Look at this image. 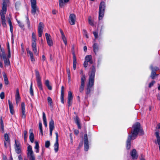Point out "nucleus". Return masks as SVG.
I'll list each match as a JSON object with an SVG mask.
<instances>
[{
	"instance_id": "obj_15",
	"label": "nucleus",
	"mask_w": 160,
	"mask_h": 160,
	"mask_svg": "<svg viewBox=\"0 0 160 160\" xmlns=\"http://www.w3.org/2000/svg\"><path fill=\"white\" fill-rule=\"evenodd\" d=\"M21 108L22 111V118L25 119L26 118V115L25 113V104L24 102H22Z\"/></svg>"
},
{
	"instance_id": "obj_58",
	"label": "nucleus",
	"mask_w": 160,
	"mask_h": 160,
	"mask_svg": "<svg viewBox=\"0 0 160 160\" xmlns=\"http://www.w3.org/2000/svg\"><path fill=\"white\" fill-rule=\"evenodd\" d=\"M19 90L18 88L16 90V96H19Z\"/></svg>"
},
{
	"instance_id": "obj_19",
	"label": "nucleus",
	"mask_w": 160,
	"mask_h": 160,
	"mask_svg": "<svg viewBox=\"0 0 160 160\" xmlns=\"http://www.w3.org/2000/svg\"><path fill=\"white\" fill-rule=\"evenodd\" d=\"M131 155L133 159H136L137 158L138 155L137 154L136 151L135 149H133L131 152Z\"/></svg>"
},
{
	"instance_id": "obj_42",
	"label": "nucleus",
	"mask_w": 160,
	"mask_h": 160,
	"mask_svg": "<svg viewBox=\"0 0 160 160\" xmlns=\"http://www.w3.org/2000/svg\"><path fill=\"white\" fill-rule=\"evenodd\" d=\"M88 23H89V24L92 26H94L93 22L91 20V17H89L88 18Z\"/></svg>"
},
{
	"instance_id": "obj_16",
	"label": "nucleus",
	"mask_w": 160,
	"mask_h": 160,
	"mask_svg": "<svg viewBox=\"0 0 160 160\" xmlns=\"http://www.w3.org/2000/svg\"><path fill=\"white\" fill-rule=\"evenodd\" d=\"M73 98L72 92L71 91H69L68 92V106L70 107L72 103V101Z\"/></svg>"
},
{
	"instance_id": "obj_9",
	"label": "nucleus",
	"mask_w": 160,
	"mask_h": 160,
	"mask_svg": "<svg viewBox=\"0 0 160 160\" xmlns=\"http://www.w3.org/2000/svg\"><path fill=\"white\" fill-rule=\"evenodd\" d=\"M85 80V75H83L81 78V85L79 88V91L80 92H82L84 90Z\"/></svg>"
},
{
	"instance_id": "obj_11",
	"label": "nucleus",
	"mask_w": 160,
	"mask_h": 160,
	"mask_svg": "<svg viewBox=\"0 0 160 160\" xmlns=\"http://www.w3.org/2000/svg\"><path fill=\"white\" fill-rule=\"evenodd\" d=\"M76 16L74 14H70L69 17V22L71 25H73L75 24Z\"/></svg>"
},
{
	"instance_id": "obj_18",
	"label": "nucleus",
	"mask_w": 160,
	"mask_h": 160,
	"mask_svg": "<svg viewBox=\"0 0 160 160\" xmlns=\"http://www.w3.org/2000/svg\"><path fill=\"white\" fill-rule=\"evenodd\" d=\"M32 50L33 51L34 54L38 55V52L37 51V47H36V42H32Z\"/></svg>"
},
{
	"instance_id": "obj_59",
	"label": "nucleus",
	"mask_w": 160,
	"mask_h": 160,
	"mask_svg": "<svg viewBox=\"0 0 160 160\" xmlns=\"http://www.w3.org/2000/svg\"><path fill=\"white\" fill-rule=\"evenodd\" d=\"M1 131L2 133L4 132V126H1Z\"/></svg>"
},
{
	"instance_id": "obj_20",
	"label": "nucleus",
	"mask_w": 160,
	"mask_h": 160,
	"mask_svg": "<svg viewBox=\"0 0 160 160\" xmlns=\"http://www.w3.org/2000/svg\"><path fill=\"white\" fill-rule=\"evenodd\" d=\"M27 53L28 54H29L31 60L32 61H35V60L33 56V54L32 52L28 48L26 49Z\"/></svg>"
},
{
	"instance_id": "obj_32",
	"label": "nucleus",
	"mask_w": 160,
	"mask_h": 160,
	"mask_svg": "<svg viewBox=\"0 0 160 160\" xmlns=\"http://www.w3.org/2000/svg\"><path fill=\"white\" fill-rule=\"evenodd\" d=\"M48 101L50 107L51 108H52L53 106L52 100V98L49 97H48Z\"/></svg>"
},
{
	"instance_id": "obj_49",
	"label": "nucleus",
	"mask_w": 160,
	"mask_h": 160,
	"mask_svg": "<svg viewBox=\"0 0 160 160\" xmlns=\"http://www.w3.org/2000/svg\"><path fill=\"white\" fill-rule=\"evenodd\" d=\"M18 22L19 26L22 28H23L24 27V25L21 22L19 21H17Z\"/></svg>"
},
{
	"instance_id": "obj_56",
	"label": "nucleus",
	"mask_w": 160,
	"mask_h": 160,
	"mask_svg": "<svg viewBox=\"0 0 160 160\" xmlns=\"http://www.w3.org/2000/svg\"><path fill=\"white\" fill-rule=\"evenodd\" d=\"M83 32H84V34L85 35L86 37L87 38H88V34H87V31H86V30H85V29H83Z\"/></svg>"
},
{
	"instance_id": "obj_43",
	"label": "nucleus",
	"mask_w": 160,
	"mask_h": 160,
	"mask_svg": "<svg viewBox=\"0 0 160 160\" xmlns=\"http://www.w3.org/2000/svg\"><path fill=\"white\" fill-rule=\"evenodd\" d=\"M39 129L40 130V132H41L42 135H43V132H42V123L41 122H40L39 123Z\"/></svg>"
},
{
	"instance_id": "obj_44",
	"label": "nucleus",
	"mask_w": 160,
	"mask_h": 160,
	"mask_svg": "<svg viewBox=\"0 0 160 160\" xmlns=\"http://www.w3.org/2000/svg\"><path fill=\"white\" fill-rule=\"evenodd\" d=\"M23 137L25 141L28 137L27 132L26 130H25L23 131Z\"/></svg>"
},
{
	"instance_id": "obj_41",
	"label": "nucleus",
	"mask_w": 160,
	"mask_h": 160,
	"mask_svg": "<svg viewBox=\"0 0 160 160\" xmlns=\"http://www.w3.org/2000/svg\"><path fill=\"white\" fill-rule=\"evenodd\" d=\"M32 42H36V35L34 32L32 33Z\"/></svg>"
},
{
	"instance_id": "obj_64",
	"label": "nucleus",
	"mask_w": 160,
	"mask_h": 160,
	"mask_svg": "<svg viewBox=\"0 0 160 160\" xmlns=\"http://www.w3.org/2000/svg\"><path fill=\"white\" fill-rule=\"evenodd\" d=\"M18 158L19 160H22L23 159L21 155H20L18 156Z\"/></svg>"
},
{
	"instance_id": "obj_54",
	"label": "nucleus",
	"mask_w": 160,
	"mask_h": 160,
	"mask_svg": "<svg viewBox=\"0 0 160 160\" xmlns=\"http://www.w3.org/2000/svg\"><path fill=\"white\" fill-rule=\"evenodd\" d=\"M93 33L94 35L95 38L96 39L98 37V32H93Z\"/></svg>"
},
{
	"instance_id": "obj_61",
	"label": "nucleus",
	"mask_w": 160,
	"mask_h": 160,
	"mask_svg": "<svg viewBox=\"0 0 160 160\" xmlns=\"http://www.w3.org/2000/svg\"><path fill=\"white\" fill-rule=\"evenodd\" d=\"M55 135H56V141H58V132H55Z\"/></svg>"
},
{
	"instance_id": "obj_50",
	"label": "nucleus",
	"mask_w": 160,
	"mask_h": 160,
	"mask_svg": "<svg viewBox=\"0 0 160 160\" xmlns=\"http://www.w3.org/2000/svg\"><path fill=\"white\" fill-rule=\"evenodd\" d=\"M155 83V82L154 81H152L149 84L148 87L149 88H151L152 86Z\"/></svg>"
},
{
	"instance_id": "obj_40",
	"label": "nucleus",
	"mask_w": 160,
	"mask_h": 160,
	"mask_svg": "<svg viewBox=\"0 0 160 160\" xmlns=\"http://www.w3.org/2000/svg\"><path fill=\"white\" fill-rule=\"evenodd\" d=\"M34 134H30L29 139L31 142L33 143L34 142Z\"/></svg>"
},
{
	"instance_id": "obj_5",
	"label": "nucleus",
	"mask_w": 160,
	"mask_h": 160,
	"mask_svg": "<svg viewBox=\"0 0 160 160\" xmlns=\"http://www.w3.org/2000/svg\"><path fill=\"white\" fill-rule=\"evenodd\" d=\"M35 72L37 85L39 88L41 90H43V88L41 81V78L40 77L39 73L37 69L35 70Z\"/></svg>"
},
{
	"instance_id": "obj_13",
	"label": "nucleus",
	"mask_w": 160,
	"mask_h": 160,
	"mask_svg": "<svg viewBox=\"0 0 160 160\" xmlns=\"http://www.w3.org/2000/svg\"><path fill=\"white\" fill-rule=\"evenodd\" d=\"M49 126L50 129V135L51 136L52 135V131L54 128V122L52 119H51L49 122Z\"/></svg>"
},
{
	"instance_id": "obj_12",
	"label": "nucleus",
	"mask_w": 160,
	"mask_h": 160,
	"mask_svg": "<svg viewBox=\"0 0 160 160\" xmlns=\"http://www.w3.org/2000/svg\"><path fill=\"white\" fill-rule=\"evenodd\" d=\"M43 29V24L42 22H40L38 25V33L39 37L42 36Z\"/></svg>"
},
{
	"instance_id": "obj_21",
	"label": "nucleus",
	"mask_w": 160,
	"mask_h": 160,
	"mask_svg": "<svg viewBox=\"0 0 160 160\" xmlns=\"http://www.w3.org/2000/svg\"><path fill=\"white\" fill-rule=\"evenodd\" d=\"M85 61L89 62L90 64H92L93 63V61L92 56L91 55H88L86 56L85 58Z\"/></svg>"
},
{
	"instance_id": "obj_31",
	"label": "nucleus",
	"mask_w": 160,
	"mask_h": 160,
	"mask_svg": "<svg viewBox=\"0 0 160 160\" xmlns=\"http://www.w3.org/2000/svg\"><path fill=\"white\" fill-rule=\"evenodd\" d=\"M0 56L1 58H3V60L7 58L5 52L2 50H1V52L0 53Z\"/></svg>"
},
{
	"instance_id": "obj_22",
	"label": "nucleus",
	"mask_w": 160,
	"mask_h": 160,
	"mask_svg": "<svg viewBox=\"0 0 160 160\" xmlns=\"http://www.w3.org/2000/svg\"><path fill=\"white\" fill-rule=\"evenodd\" d=\"M75 122L78 126V129H80L81 128L80 120L78 116H76V117L74 118Z\"/></svg>"
},
{
	"instance_id": "obj_30",
	"label": "nucleus",
	"mask_w": 160,
	"mask_h": 160,
	"mask_svg": "<svg viewBox=\"0 0 160 160\" xmlns=\"http://www.w3.org/2000/svg\"><path fill=\"white\" fill-rule=\"evenodd\" d=\"M54 150L56 152H58L59 148V144L58 141H56V142L54 144Z\"/></svg>"
},
{
	"instance_id": "obj_26",
	"label": "nucleus",
	"mask_w": 160,
	"mask_h": 160,
	"mask_svg": "<svg viewBox=\"0 0 160 160\" xmlns=\"http://www.w3.org/2000/svg\"><path fill=\"white\" fill-rule=\"evenodd\" d=\"M73 68L74 70H75L77 64V59L75 54L74 52L73 53Z\"/></svg>"
},
{
	"instance_id": "obj_62",
	"label": "nucleus",
	"mask_w": 160,
	"mask_h": 160,
	"mask_svg": "<svg viewBox=\"0 0 160 160\" xmlns=\"http://www.w3.org/2000/svg\"><path fill=\"white\" fill-rule=\"evenodd\" d=\"M2 159L3 160H7L6 156L4 154L2 155Z\"/></svg>"
},
{
	"instance_id": "obj_46",
	"label": "nucleus",
	"mask_w": 160,
	"mask_h": 160,
	"mask_svg": "<svg viewBox=\"0 0 160 160\" xmlns=\"http://www.w3.org/2000/svg\"><path fill=\"white\" fill-rule=\"evenodd\" d=\"M62 38L65 45H66L67 44V40L65 35L62 36Z\"/></svg>"
},
{
	"instance_id": "obj_10",
	"label": "nucleus",
	"mask_w": 160,
	"mask_h": 160,
	"mask_svg": "<svg viewBox=\"0 0 160 160\" xmlns=\"http://www.w3.org/2000/svg\"><path fill=\"white\" fill-rule=\"evenodd\" d=\"M45 36L48 45L50 47L52 46L53 45V42L51 38L50 35L48 33H46Z\"/></svg>"
},
{
	"instance_id": "obj_36",
	"label": "nucleus",
	"mask_w": 160,
	"mask_h": 160,
	"mask_svg": "<svg viewBox=\"0 0 160 160\" xmlns=\"http://www.w3.org/2000/svg\"><path fill=\"white\" fill-rule=\"evenodd\" d=\"M158 75V74H156V72H151L150 77L152 79H154L155 77L157 76Z\"/></svg>"
},
{
	"instance_id": "obj_45",
	"label": "nucleus",
	"mask_w": 160,
	"mask_h": 160,
	"mask_svg": "<svg viewBox=\"0 0 160 160\" xmlns=\"http://www.w3.org/2000/svg\"><path fill=\"white\" fill-rule=\"evenodd\" d=\"M50 143L49 141H47L45 142V147L46 148H48L50 145Z\"/></svg>"
},
{
	"instance_id": "obj_3",
	"label": "nucleus",
	"mask_w": 160,
	"mask_h": 160,
	"mask_svg": "<svg viewBox=\"0 0 160 160\" xmlns=\"http://www.w3.org/2000/svg\"><path fill=\"white\" fill-rule=\"evenodd\" d=\"M106 6L104 2H101L99 5V20H101L103 18Z\"/></svg>"
},
{
	"instance_id": "obj_25",
	"label": "nucleus",
	"mask_w": 160,
	"mask_h": 160,
	"mask_svg": "<svg viewBox=\"0 0 160 160\" xmlns=\"http://www.w3.org/2000/svg\"><path fill=\"white\" fill-rule=\"evenodd\" d=\"M64 87L63 86H62L61 90V102L63 103H64Z\"/></svg>"
},
{
	"instance_id": "obj_34",
	"label": "nucleus",
	"mask_w": 160,
	"mask_h": 160,
	"mask_svg": "<svg viewBox=\"0 0 160 160\" xmlns=\"http://www.w3.org/2000/svg\"><path fill=\"white\" fill-rule=\"evenodd\" d=\"M45 84L49 90H51L52 89V87L49 85V82L48 80H47L45 81Z\"/></svg>"
},
{
	"instance_id": "obj_38",
	"label": "nucleus",
	"mask_w": 160,
	"mask_h": 160,
	"mask_svg": "<svg viewBox=\"0 0 160 160\" xmlns=\"http://www.w3.org/2000/svg\"><path fill=\"white\" fill-rule=\"evenodd\" d=\"M4 62L5 65L8 66L10 64V62L8 59H7V58L3 60Z\"/></svg>"
},
{
	"instance_id": "obj_57",
	"label": "nucleus",
	"mask_w": 160,
	"mask_h": 160,
	"mask_svg": "<svg viewBox=\"0 0 160 160\" xmlns=\"http://www.w3.org/2000/svg\"><path fill=\"white\" fill-rule=\"evenodd\" d=\"M70 142L72 144H73V140H72V134L71 133H70Z\"/></svg>"
},
{
	"instance_id": "obj_7",
	"label": "nucleus",
	"mask_w": 160,
	"mask_h": 160,
	"mask_svg": "<svg viewBox=\"0 0 160 160\" xmlns=\"http://www.w3.org/2000/svg\"><path fill=\"white\" fill-rule=\"evenodd\" d=\"M85 132H87V131L86 130H85ZM83 140L84 143V150L86 151H87L88 150L89 148V144L88 136L86 133H85L84 135Z\"/></svg>"
},
{
	"instance_id": "obj_17",
	"label": "nucleus",
	"mask_w": 160,
	"mask_h": 160,
	"mask_svg": "<svg viewBox=\"0 0 160 160\" xmlns=\"http://www.w3.org/2000/svg\"><path fill=\"white\" fill-rule=\"evenodd\" d=\"M5 14L0 13L1 18L2 20V24L4 27H6V18Z\"/></svg>"
},
{
	"instance_id": "obj_24",
	"label": "nucleus",
	"mask_w": 160,
	"mask_h": 160,
	"mask_svg": "<svg viewBox=\"0 0 160 160\" xmlns=\"http://www.w3.org/2000/svg\"><path fill=\"white\" fill-rule=\"evenodd\" d=\"M28 157L34 155L31 146L29 145L28 147Z\"/></svg>"
},
{
	"instance_id": "obj_55",
	"label": "nucleus",
	"mask_w": 160,
	"mask_h": 160,
	"mask_svg": "<svg viewBox=\"0 0 160 160\" xmlns=\"http://www.w3.org/2000/svg\"><path fill=\"white\" fill-rule=\"evenodd\" d=\"M88 62L85 60V61L83 63V66L85 68H86L87 67L88 65Z\"/></svg>"
},
{
	"instance_id": "obj_35",
	"label": "nucleus",
	"mask_w": 160,
	"mask_h": 160,
	"mask_svg": "<svg viewBox=\"0 0 160 160\" xmlns=\"http://www.w3.org/2000/svg\"><path fill=\"white\" fill-rule=\"evenodd\" d=\"M151 69L152 72H155L159 70V68L157 67H153L152 65H151L150 67Z\"/></svg>"
},
{
	"instance_id": "obj_23",
	"label": "nucleus",
	"mask_w": 160,
	"mask_h": 160,
	"mask_svg": "<svg viewBox=\"0 0 160 160\" xmlns=\"http://www.w3.org/2000/svg\"><path fill=\"white\" fill-rule=\"evenodd\" d=\"M4 139L7 142H6L5 141L4 142V146L5 147L7 148L6 144L7 143L8 145L10 144V141L9 140L8 135L7 133H5L4 135Z\"/></svg>"
},
{
	"instance_id": "obj_27",
	"label": "nucleus",
	"mask_w": 160,
	"mask_h": 160,
	"mask_svg": "<svg viewBox=\"0 0 160 160\" xmlns=\"http://www.w3.org/2000/svg\"><path fill=\"white\" fill-rule=\"evenodd\" d=\"M7 21L8 22L10 27V30L11 33H12L13 32V26L12 23L11 21L10 20V18H7Z\"/></svg>"
},
{
	"instance_id": "obj_1",
	"label": "nucleus",
	"mask_w": 160,
	"mask_h": 160,
	"mask_svg": "<svg viewBox=\"0 0 160 160\" xmlns=\"http://www.w3.org/2000/svg\"><path fill=\"white\" fill-rule=\"evenodd\" d=\"M91 71L89 74V82L87 85L86 94L88 95L90 93L91 88L94 85V77L96 72V69L94 65H92L90 68Z\"/></svg>"
},
{
	"instance_id": "obj_6",
	"label": "nucleus",
	"mask_w": 160,
	"mask_h": 160,
	"mask_svg": "<svg viewBox=\"0 0 160 160\" xmlns=\"http://www.w3.org/2000/svg\"><path fill=\"white\" fill-rule=\"evenodd\" d=\"M10 3L9 0H3L2 10L0 11V13L5 14L7 10V7L9 5Z\"/></svg>"
},
{
	"instance_id": "obj_2",
	"label": "nucleus",
	"mask_w": 160,
	"mask_h": 160,
	"mask_svg": "<svg viewBox=\"0 0 160 160\" xmlns=\"http://www.w3.org/2000/svg\"><path fill=\"white\" fill-rule=\"evenodd\" d=\"M132 128L131 132V134L129 136L132 137L133 139H135L138 134L140 135L144 134V132L139 122L135 123L132 126Z\"/></svg>"
},
{
	"instance_id": "obj_51",
	"label": "nucleus",
	"mask_w": 160,
	"mask_h": 160,
	"mask_svg": "<svg viewBox=\"0 0 160 160\" xmlns=\"http://www.w3.org/2000/svg\"><path fill=\"white\" fill-rule=\"evenodd\" d=\"M59 6L62 7L64 6V2L63 0H59Z\"/></svg>"
},
{
	"instance_id": "obj_48",
	"label": "nucleus",
	"mask_w": 160,
	"mask_h": 160,
	"mask_svg": "<svg viewBox=\"0 0 160 160\" xmlns=\"http://www.w3.org/2000/svg\"><path fill=\"white\" fill-rule=\"evenodd\" d=\"M16 104H18V103L19 102L20 100V96H16Z\"/></svg>"
},
{
	"instance_id": "obj_33",
	"label": "nucleus",
	"mask_w": 160,
	"mask_h": 160,
	"mask_svg": "<svg viewBox=\"0 0 160 160\" xmlns=\"http://www.w3.org/2000/svg\"><path fill=\"white\" fill-rule=\"evenodd\" d=\"M43 115V121L45 127H47V120L45 116V114L44 112H43L42 113Z\"/></svg>"
},
{
	"instance_id": "obj_39",
	"label": "nucleus",
	"mask_w": 160,
	"mask_h": 160,
	"mask_svg": "<svg viewBox=\"0 0 160 160\" xmlns=\"http://www.w3.org/2000/svg\"><path fill=\"white\" fill-rule=\"evenodd\" d=\"M32 82H31L30 87V92L31 94V95L33 96V90L32 88Z\"/></svg>"
},
{
	"instance_id": "obj_29",
	"label": "nucleus",
	"mask_w": 160,
	"mask_h": 160,
	"mask_svg": "<svg viewBox=\"0 0 160 160\" xmlns=\"http://www.w3.org/2000/svg\"><path fill=\"white\" fill-rule=\"evenodd\" d=\"M93 47L94 52L96 53L98 49V46L97 43H94L93 45Z\"/></svg>"
},
{
	"instance_id": "obj_8",
	"label": "nucleus",
	"mask_w": 160,
	"mask_h": 160,
	"mask_svg": "<svg viewBox=\"0 0 160 160\" xmlns=\"http://www.w3.org/2000/svg\"><path fill=\"white\" fill-rule=\"evenodd\" d=\"M15 149L16 152L18 154H19L21 152V146L20 143L18 140H15Z\"/></svg>"
},
{
	"instance_id": "obj_60",
	"label": "nucleus",
	"mask_w": 160,
	"mask_h": 160,
	"mask_svg": "<svg viewBox=\"0 0 160 160\" xmlns=\"http://www.w3.org/2000/svg\"><path fill=\"white\" fill-rule=\"evenodd\" d=\"M79 133V132L78 130H75L74 131V134L76 135H78V134Z\"/></svg>"
},
{
	"instance_id": "obj_47",
	"label": "nucleus",
	"mask_w": 160,
	"mask_h": 160,
	"mask_svg": "<svg viewBox=\"0 0 160 160\" xmlns=\"http://www.w3.org/2000/svg\"><path fill=\"white\" fill-rule=\"evenodd\" d=\"M8 104L9 109H12L13 108V105L12 102H11L9 100H8Z\"/></svg>"
},
{
	"instance_id": "obj_63",
	"label": "nucleus",
	"mask_w": 160,
	"mask_h": 160,
	"mask_svg": "<svg viewBox=\"0 0 160 160\" xmlns=\"http://www.w3.org/2000/svg\"><path fill=\"white\" fill-rule=\"evenodd\" d=\"M10 112L11 113L12 115H13L14 114V110H13V108L10 109Z\"/></svg>"
},
{
	"instance_id": "obj_53",
	"label": "nucleus",
	"mask_w": 160,
	"mask_h": 160,
	"mask_svg": "<svg viewBox=\"0 0 160 160\" xmlns=\"http://www.w3.org/2000/svg\"><path fill=\"white\" fill-rule=\"evenodd\" d=\"M8 58H9L11 57V54H10V48L9 45H8Z\"/></svg>"
},
{
	"instance_id": "obj_52",
	"label": "nucleus",
	"mask_w": 160,
	"mask_h": 160,
	"mask_svg": "<svg viewBox=\"0 0 160 160\" xmlns=\"http://www.w3.org/2000/svg\"><path fill=\"white\" fill-rule=\"evenodd\" d=\"M1 98L2 99H3L5 97L4 93L3 92H1L0 94Z\"/></svg>"
},
{
	"instance_id": "obj_4",
	"label": "nucleus",
	"mask_w": 160,
	"mask_h": 160,
	"mask_svg": "<svg viewBox=\"0 0 160 160\" xmlns=\"http://www.w3.org/2000/svg\"><path fill=\"white\" fill-rule=\"evenodd\" d=\"M31 13L33 15H35L36 12H39L38 8L36 5V0H31Z\"/></svg>"
},
{
	"instance_id": "obj_14",
	"label": "nucleus",
	"mask_w": 160,
	"mask_h": 160,
	"mask_svg": "<svg viewBox=\"0 0 160 160\" xmlns=\"http://www.w3.org/2000/svg\"><path fill=\"white\" fill-rule=\"evenodd\" d=\"M134 139H133L132 137L128 135L126 142V148L128 150L130 149L131 140Z\"/></svg>"
},
{
	"instance_id": "obj_37",
	"label": "nucleus",
	"mask_w": 160,
	"mask_h": 160,
	"mask_svg": "<svg viewBox=\"0 0 160 160\" xmlns=\"http://www.w3.org/2000/svg\"><path fill=\"white\" fill-rule=\"evenodd\" d=\"M35 148L36 149H37L36 152H39V146L38 144V143L37 141H35Z\"/></svg>"
},
{
	"instance_id": "obj_28",
	"label": "nucleus",
	"mask_w": 160,
	"mask_h": 160,
	"mask_svg": "<svg viewBox=\"0 0 160 160\" xmlns=\"http://www.w3.org/2000/svg\"><path fill=\"white\" fill-rule=\"evenodd\" d=\"M3 75L5 82V84L6 85H7L9 84V82L7 76L5 72H4Z\"/></svg>"
}]
</instances>
